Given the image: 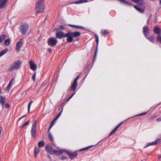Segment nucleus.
<instances>
[{
  "instance_id": "obj_1",
  "label": "nucleus",
  "mask_w": 161,
  "mask_h": 161,
  "mask_svg": "<svg viewBox=\"0 0 161 161\" xmlns=\"http://www.w3.org/2000/svg\"><path fill=\"white\" fill-rule=\"evenodd\" d=\"M44 0H38L36 3L35 9L37 13H42L45 9L44 4Z\"/></svg>"
},
{
  "instance_id": "obj_2",
  "label": "nucleus",
  "mask_w": 161,
  "mask_h": 161,
  "mask_svg": "<svg viewBox=\"0 0 161 161\" xmlns=\"http://www.w3.org/2000/svg\"><path fill=\"white\" fill-rule=\"evenodd\" d=\"M22 62L18 60L15 61L8 69V71H11L14 70H17L21 68Z\"/></svg>"
},
{
  "instance_id": "obj_3",
  "label": "nucleus",
  "mask_w": 161,
  "mask_h": 161,
  "mask_svg": "<svg viewBox=\"0 0 161 161\" xmlns=\"http://www.w3.org/2000/svg\"><path fill=\"white\" fill-rule=\"evenodd\" d=\"M36 120H34L32 122V127L31 130V133L32 137L35 138L36 136Z\"/></svg>"
},
{
  "instance_id": "obj_4",
  "label": "nucleus",
  "mask_w": 161,
  "mask_h": 161,
  "mask_svg": "<svg viewBox=\"0 0 161 161\" xmlns=\"http://www.w3.org/2000/svg\"><path fill=\"white\" fill-rule=\"evenodd\" d=\"M29 25L26 23L22 24L20 26V31L23 35H25L28 31L29 29Z\"/></svg>"
},
{
  "instance_id": "obj_5",
  "label": "nucleus",
  "mask_w": 161,
  "mask_h": 161,
  "mask_svg": "<svg viewBox=\"0 0 161 161\" xmlns=\"http://www.w3.org/2000/svg\"><path fill=\"white\" fill-rule=\"evenodd\" d=\"M58 42L57 40L54 37H50L48 39L47 43L51 47H53L56 45Z\"/></svg>"
},
{
  "instance_id": "obj_6",
  "label": "nucleus",
  "mask_w": 161,
  "mask_h": 161,
  "mask_svg": "<svg viewBox=\"0 0 161 161\" xmlns=\"http://www.w3.org/2000/svg\"><path fill=\"white\" fill-rule=\"evenodd\" d=\"M80 75H78L75 79L71 87V91H75L77 86L78 83L77 81L79 78Z\"/></svg>"
},
{
  "instance_id": "obj_7",
  "label": "nucleus",
  "mask_w": 161,
  "mask_h": 161,
  "mask_svg": "<svg viewBox=\"0 0 161 161\" xmlns=\"http://www.w3.org/2000/svg\"><path fill=\"white\" fill-rule=\"evenodd\" d=\"M24 41L23 39H21L19 42L16 43V50L17 52H19L21 48L23 46Z\"/></svg>"
},
{
  "instance_id": "obj_8",
  "label": "nucleus",
  "mask_w": 161,
  "mask_h": 161,
  "mask_svg": "<svg viewBox=\"0 0 161 161\" xmlns=\"http://www.w3.org/2000/svg\"><path fill=\"white\" fill-rule=\"evenodd\" d=\"M65 37H67V41L68 42H71L73 40V36L71 31H69L67 33H66L65 35Z\"/></svg>"
},
{
  "instance_id": "obj_9",
  "label": "nucleus",
  "mask_w": 161,
  "mask_h": 161,
  "mask_svg": "<svg viewBox=\"0 0 161 161\" xmlns=\"http://www.w3.org/2000/svg\"><path fill=\"white\" fill-rule=\"evenodd\" d=\"M161 142V139H157V140L155 141L154 142H151L148 143L145 146L144 148H146L148 146H152V145H155L157 144L158 143H160Z\"/></svg>"
},
{
  "instance_id": "obj_10",
  "label": "nucleus",
  "mask_w": 161,
  "mask_h": 161,
  "mask_svg": "<svg viewBox=\"0 0 161 161\" xmlns=\"http://www.w3.org/2000/svg\"><path fill=\"white\" fill-rule=\"evenodd\" d=\"M143 32L145 37H147L149 33L150 30L147 26H145L143 28Z\"/></svg>"
},
{
  "instance_id": "obj_11",
  "label": "nucleus",
  "mask_w": 161,
  "mask_h": 161,
  "mask_svg": "<svg viewBox=\"0 0 161 161\" xmlns=\"http://www.w3.org/2000/svg\"><path fill=\"white\" fill-rule=\"evenodd\" d=\"M29 64L30 66L31 69L33 70V71L36 70L37 68V65L34 63L32 60H31L29 62Z\"/></svg>"
},
{
  "instance_id": "obj_12",
  "label": "nucleus",
  "mask_w": 161,
  "mask_h": 161,
  "mask_svg": "<svg viewBox=\"0 0 161 161\" xmlns=\"http://www.w3.org/2000/svg\"><path fill=\"white\" fill-rule=\"evenodd\" d=\"M46 151L51 154H54V150L49 145H47L45 147Z\"/></svg>"
},
{
  "instance_id": "obj_13",
  "label": "nucleus",
  "mask_w": 161,
  "mask_h": 161,
  "mask_svg": "<svg viewBox=\"0 0 161 161\" xmlns=\"http://www.w3.org/2000/svg\"><path fill=\"white\" fill-rule=\"evenodd\" d=\"M134 8L139 12L143 13L145 11V7H142L139 6L134 5Z\"/></svg>"
},
{
  "instance_id": "obj_14",
  "label": "nucleus",
  "mask_w": 161,
  "mask_h": 161,
  "mask_svg": "<svg viewBox=\"0 0 161 161\" xmlns=\"http://www.w3.org/2000/svg\"><path fill=\"white\" fill-rule=\"evenodd\" d=\"M67 153L71 159H73L77 156V153L75 152L74 153L68 152Z\"/></svg>"
},
{
  "instance_id": "obj_15",
  "label": "nucleus",
  "mask_w": 161,
  "mask_h": 161,
  "mask_svg": "<svg viewBox=\"0 0 161 161\" xmlns=\"http://www.w3.org/2000/svg\"><path fill=\"white\" fill-rule=\"evenodd\" d=\"M65 34L61 32H57L56 34V36L58 38H61L62 37H65Z\"/></svg>"
},
{
  "instance_id": "obj_16",
  "label": "nucleus",
  "mask_w": 161,
  "mask_h": 161,
  "mask_svg": "<svg viewBox=\"0 0 161 161\" xmlns=\"http://www.w3.org/2000/svg\"><path fill=\"white\" fill-rule=\"evenodd\" d=\"M65 152V151L64 150H54V154H55L56 155H59Z\"/></svg>"
},
{
  "instance_id": "obj_17",
  "label": "nucleus",
  "mask_w": 161,
  "mask_h": 161,
  "mask_svg": "<svg viewBox=\"0 0 161 161\" xmlns=\"http://www.w3.org/2000/svg\"><path fill=\"white\" fill-rule=\"evenodd\" d=\"M40 149L38 147H35L34 148V155L35 158H37L40 153Z\"/></svg>"
},
{
  "instance_id": "obj_18",
  "label": "nucleus",
  "mask_w": 161,
  "mask_h": 161,
  "mask_svg": "<svg viewBox=\"0 0 161 161\" xmlns=\"http://www.w3.org/2000/svg\"><path fill=\"white\" fill-rule=\"evenodd\" d=\"M6 101V98L2 96H0V104H1L2 107L4 106V104Z\"/></svg>"
},
{
  "instance_id": "obj_19",
  "label": "nucleus",
  "mask_w": 161,
  "mask_h": 161,
  "mask_svg": "<svg viewBox=\"0 0 161 161\" xmlns=\"http://www.w3.org/2000/svg\"><path fill=\"white\" fill-rule=\"evenodd\" d=\"M8 0H0V9L3 8L6 4Z\"/></svg>"
},
{
  "instance_id": "obj_20",
  "label": "nucleus",
  "mask_w": 161,
  "mask_h": 161,
  "mask_svg": "<svg viewBox=\"0 0 161 161\" xmlns=\"http://www.w3.org/2000/svg\"><path fill=\"white\" fill-rule=\"evenodd\" d=\"M154 31L155 33L158 35V36L160 35V34L161 31L159 28L158 27H155L154 29Z\"/></svg>"
},
{
  "instance_id": "obj_21",
  "label": "nucleus",
  "mask_w": 161,
  "mask_h": 161,
  "mask_svg": "<svg viewBox=\"0 0 161 161\" xmlns=\"http://www.w3.org/2000/svg\"><path fill=\"white\" fill-rule=\"evenodd\" d=\"M71 33L73 36V37H77L79 36L80 35V33L78 31L76 32H71Z\"/></svg>"
},
{
  "instance_id": "obj_22",
  "label": "nucleus",
  "mask_w": 161,
  "mask_h": 161,
  "mask_svg": "<svg viewBox=\"0 0 161 161\" xmlns=\"http://www.w3.org/2000/svg\"><path fill=\"white\" fill-rule=\"evenodd\" d=\"M146 37L147 38L148 40L150 41H151L153 43L154 42V38L153 36H150L148 37H147H147Z\"/></svg>"
},
{
  "instance_id": "obj_23",
  "label": "nucleus",
  "mask_w": 161,
  "mask_h": 161,
  "mask_svg": "<svg viewBox=\"0 0 161 161\" xmlns=\"http://www.w3.org/2000/svg\"><path fill=\"white\" fill-rule=\"evenodd\" d=\"M87 2V0H80L79 1L75 2L74 3H74L75 4H79L80 3H83L85 2Z\"/></svg>"
},
{
  "instance_id": "obj_24",
  "label": "nucleus",
  "mask_w": 161,
  "mask_h": 161,
  "mask_svg": "<svg viewBox=\"0 0 161 161\" xmlns=\"http://www.w3.org/2000/svg\"><path fill=\"white\" fill-rule=\"evenodd\" d=\"M6 38V36L4 35H3L0 36V42H2L3 40Z\"/></svg>"
},
{
  "instance_id": "obj_25",
  "label": "nucleus",
  "mask_w": 161,
  "mask_h": 161,
  "mask_svg": "<svg viewBox=\"0 0 161 161\" xmlns=\"http://www.w3.org/2000/svg\"><path fill=\"white\" fill-rule=\"evenodd\" d=\"M8 49L7 48H6L3 50L1 51L0 52V57H1L5 53H6L8 51Z\"/></svg>"
},
{
  "instance_id": "obj_26",
  "label": "nucleus",
  "mask_w": 161,
  "mask_h": 161,
  "mask_svg": "<svg viewBox=\"0 0 161 161\" xmlns=\"http://www.w3.org/2000/svg\"><path fill=\"white\" fill-rule=\"evenodd\" d=\"M39 148H40L41 147H43L44 145V142L43 141H41L38 142V143Z\"/></svg>"
},
{
  "instance_id": "obj_27",
  "label": "nucleus",
  "mask_w": 161,
  "mask_h": 161,
  "mask_svg": "<svg viewBox=\"0 0 161 161\" xmlns=\"http://www.w3.org/2000/svg\"><path fill=\"white\" fill-rule=\"evenodd\" d=\"M11 42V40L10 39L8 38L7 39H6L4 41V44L6 45H8Z\"/></svg>"
},
{
  "instance_id": "obj_28",
  "label": "nucleus",
  "mask_w": 161,
  "mask_h": 161,
  "mask_svg": "<svg viewBox=\"0 0 161 161\" xmlns=\"http://www.w3.org/2000/svg\"><path fill=\"white\" fill-rule=\"evenodd\" d=\"M139 5H142L144 4V0H138L137 3Z\"/></svg>"
},
{
  "instance_id": "obj_29",
  "label": "nucleus",
  "mask_w": 161,
  "mask_h": 161,
  "mask_svg": "<svg viewBox=\"0 0 161 161\" xmlns=\"http://www.w3.org/2000/svg\"><path fill=\"white\" fill-rule=\"evenodd\" d=\"M56 119H54L52 121H51V125L50 126L49 128V131L50 130V129H51V128L52 127L53 125L54 124L56 120Z\"/></svg>"
},
{
  "instance_id": "obj_30",
  "label": "nucleus",
  "mask_w": 161,
  "mask_h": 161,
  "mask_svg": "<svg viewBox=\"0 0 161 161\" xmlns=\"http://www.w3.org/2000/svg\"><path fill=\"white\" fill-rule=\"evenodd\" d=\"M157 42H159L161 44V35L158 36L157 38Z\"/></svg>"
},
{
  "instance_id": "obj_31",
  "label": "nucleus",
  "mask_w": 161,
  "mask_h": 161,
  "mask_svg": "<svg viewBox=\"0 0 161 161\" xmlns=\"http://www.w3.org/2000/svg\"><path fill=\"white\" fill-rule=\"evenodd\" d=\"M103 35L104 36L108 34V32L105 30H103L101 31Z\"/></svg>"
},
{
  "instance_id": "obj_32",
  "label": "nucleus",
  "mask_w": 161,
  "mask_h": 161,
  "mask_svg": "<svg viewBox=\"0 0 161 161\" xmlns=\"http://www.w3.org/2000/svg\"><path fill=\"white\" fill-rule=\"evenodd\" d=\"M118 128L117 127H116L109 134V135L110 136L114 133L116 131V130H117Z\"/></svg>"
},
{
  "instance_id": "obj_33",
  "label": "nucleus",
  "mask_w": 161,
  "mask_h": 161,
  "mask_svg": "<svg viewBox=\"0 0 161 161\" xmlns=\"http://www.w3.org/2000/svg\"><path fill=\"white\" fill-rule=\"evenodd\" d=\"M33 103V101H31L28 104V112H29L32 103Z\"/></svg>"
},
{
  "instance_id": "obj_34",
  "label": "nucleus",
  "mask_w": 161,
  "mask_h": 161,
  "mask_svg": "<svg viewBox=\"0 0 161 161\" xmlns=\"http://www.w3.org/2000/svg\"><path fill=\"white\" fill-rule=\"evenodd\" d=\"M48 137L51 141L53 142V138L51 134L50 133H49Z\"/></svg>"
},
{
  "instance_id": "obj_35",
  "label": "nucleus",
  "mask_w": 161,
  "mask_h": 161,
  "mask_svg": "<svg viewBox=\"0 0 161 161\" xmlns=\"http://www.w3.org/2000/svg\"><path fill=\"white\" fill-rule=\"evenodd\" d=\"M14 81V78L11 80L10 81L8 85H9V86H11L13 85Z\"/></svg>"
},
{
  "instance_id": "obj_36",
  "label": "nucleus",
  "mask_w": 161,
  "mask_h": 161,
  "mask_svg": "<svg viewBox=\"0 0 161 161\" xmlns=\"http://www.w3.org/2000/svg\"><path fill=\"white\" fill-rule=\"evenodd\" d=\"M95 36L96 37V41L97 42V45L98 43L99 40H98V36L96 34L95 35Z\"/></svg>"
},
{
  "instance_id": "obj_37",
  "label": "nucleus",
  "mask_w": 161,
  "mask_h": 161,
  "mask_svg": "<svg viewBox=\"0 0 161 161\" xmlns=\"http://www.w3.org/2000/svg\"><path fill=\"white\" fill-rule=\"evenodd\" d=\"M30 122V120L27 121L21 127V128H22L23 127H25V126L27 125H28L29 122Z\"/></svg>"
},
{
  "instance_id": "obj_38",
  "label": "nucleus",
  "mask_w": 161,
  "mask_h": 161,
  "mask_svg": "<svg viewBox=\"0 0 161 161\" xmlns=\"http://www.w3.org/2000/svg\"><path fill=\"white\" fill-rule=\"evenodd\" d=\"M11 86H9V85L8 84L7 87L5 88L6 91L8 92Z\"/></svg>"
},
{
  "instance_id": "obj_39",
  "label": "nucleus",
  "mask_w": 161,
  "mask_h": 161,
  "mask_svg": "<svg viewBox=\"0 0 161 161\" xmlns=\"http://www.w3.org/2000/svg\"><path fill=\"white\" fill-rule=\"evenodd\" d=\"M11 86H9V85L8 84L7 87L5 88L6 91L8 92Z\"/></svg>"
},
{
  "instance_id": "obj_40",
  "label": "nucleus",
  "mask_w": 161,
  "mask_h": 161,
  "mask_svg": "<svg viewBox=\"0 0 161 161\" xmlns=\"http://www.w3.org/2000/svg\"><path fill=\"white\" fill-rule=\"evenodd\" d=\"M11 86H9V85L8 84L7 87L5 88L6 91L8 92Z\"/></svg>"
},
{
  "instance_id": "obj_41",
  "label": "nucleus",
  "mask_w": 161,
  "mask_h": 161,
  "mask_svg": "<svg viewBox=\"0 0 161 161\" xmlns=\"http://www.w3.org/2000/svg\"><path fill=\"white\" fill-rule=\"evenodd\" d=\"M63 108H62V110L61 111V112H60V113H59V114L57 116L56 118L55 119H56V120H57L58 119L59 117V116H60L61 113H62V112L63 111Z\"/></svg>"
},
{
  "instance_id": "obj_42",
  "label": "nucleus",
  "mask_w": 161,
  "mask_h": 161,
  "mask_svg": "<svg viewBox=\"0 0 161 161\" xmlns=\"http://www.w3.org/2000/svg\"><path fill=\"white\" fill-rule=\"evenodd\" d=\"M93 146V145L90 146H89V147H85V148H84L82 149L81 150H87V149H89V148L92 147Z\"/></svg>"
},
{
  "instance_id": "obj_43",
  "label": "nucleus",
  "mask_w": 161,
  "mask_h": 161,
  "mask_svg": "<svg viewBox=\"0 0 161 161\" xmlns=\"http://www.w3.org/2000/svg\"><path fill=\"white\" fill-rule=\"evenodd\" d=\"M5 107L6 108H9L10 106L8 103H6L4 105Z\"/></svg>"
},
{
  "instance_id": "obj_44",
  "label": "nucleus",
  "mask_w": 161,
  "mask_h": 161,
  "mask_svg": "<svg viewBox=\"0 0 161 161\" xmlns=\"http://www.w3.org/2000/svg\"><path fill=\"white\" fill-rule=\"evenodd\" d=\"M156 117V116H152L149 118V119L151 120H152V119H155Z\"/></svg>"
},
{
  "instance_id": "obj_45",
  "label": "nucleus",
  "mask_w": 161,
  "mask_h": 161,
  "mask_svg": "<svg viewBox=\"0 0 161 161\" xmlns=\"http://www.w3.org/2000/svg\"><path fill=\"white\" fill-rule=\"evenodd\" d=\"M36 75V73L35 72L34 75H33V76L32 77V79H33L34 80V81H35V80Z\"/></svg>"
},
{
  "instance_id": "obj_46",
  "label": "nucleus",
  "mask_w": 161,
  "mask_h": 161,
  "mask_svg": "<svg viewBox=\"0 0 161 161\" xmlns=\"http://www.w3.org/2000/svg\"><path fill=\"white\" fill-rule=\"evenodd\" d=\"M75 28H83L81 26L75 25Z\"/></svg>"
},
{
  "instance_id": "obj_47",
  "label": "nucleus",
  "mask_w": 161,
  "mask_h": 161,
  "mask_svg": "<svg viewBox=\"0 0 161 161\" xmlns=\"http://www.w3.org/2000/svg\"><path fill=\"white\" fill-rule=\"evenodd\" d=\"M147 114V112H144L143 113H142V114H138L137 115V116H142L143 115H145Z\"/></svg>"
},
{
  "instance_id": "obj_48",
  "label": "nucleus",
  "mask_w": 161,
  "mask_h": 161,
  "mask_svg": "<svg viewBox=\"0 0 161 161\" xmlns=\"http://www.w3.org/2000/svg\"><path fill=\"white\" fill-rule=\"evenodd\" d=\"M68 25L69 26L75 28V25H71V24H69V25Z\"/></svg>"
},
{
  "instance_id": "obj_49",
  "label": "nucleus",
  "mask_w": 161,
  "mask_h": 161,
  "mask_svg": "<svg viewBox=\"0 0 161 161\" xmlns=\"http://www.w3.org/2000/svg\"><path fill=\"white\" fill-rule=\"evenodd\" d=\"M60 28L62 30H64L65 29L64 26L62 25H61L60 26Z\"/></svg>"
},
{
  "instance_id": "obj_50",
  "label": "nucleus",
  "mask_w": 161,
  "mask_h": 161,
  "mask_svg": "<svg viewBox=\"0 0 161 161\" xmlns=\"http://www.w3.org/2000/svg\"><path fill=\"white\" fill-rule=\"evenodd\" d=\"M122 122H121L119 125H118L116 126V127H117L118 128L120 126V125L122 124Z\"/></svg>"
},
{
  "instance_id": "obj_51",
  "label": "nucleus",
  "mask_w": 161,
  "mask_h": 161,
  "mask_svg": "<svg viewBox=\"0 0 161 161\" xmlns=\"http://www.w3.org/2000/svg\"><path fill=\"white\" fill-rule=\"evenodd\" d=\"M26 115H24V116H21L19 119V120H20L22 118H23V117H25V116H26Z\"/></svg>"
},
{
  "instance_id": "obj_52",
  "label": "nucleus",
  "mask_w": 161,
  "mask_h": 161,
  "mask_svg": "<svg viewBox=\"0 0 161 161\" xmlns=\"http://www.w3.org/2000/svg\"><path fill=\"white\" fill-rule=\"evenodd\" d=\"M157 120L158 122H159L161 121V118H158L157 119Z\"/></svg>"
},
{
  "instance_id": "obj_53",
  "label": "nucleus",
  "mask_w": 161,
  "mask_h": 161,
  "mask_svg": "<svg viewBox=\"0 0 161 161\" xmlns=\"http://www.w3.org/2000/svg\"><path fill=\"white\" fill-rule=\"evenodd\" d=\"M131 1H133L135 3H137L138 0H131Z\"/></svg>"
},
{
  "instance_id": "obj_54",
  "label": "nucleus",
  "mask_w": 161,
  "mask_h": 161,
  "mask_svg": "<svg viewBox=\"0 0 161 161\" xmlns=\"http://www.w3.org/2000/svg\"><path fill=\"white\" fill-rule=\"evenodd\" d=\"M3 130V128L2 127L0 128V134H1Z\"/></svg>"
},
{
  "instance_id": "obj_55",
  "label": "nucleus",
  "mask_w": 161,
  "mask_h": 161,
  "mask_svg": "<svg viewBox=\"0 0 161 161\" xmlns=\"http://www.w3.org/2000/svg\"><path fill=\"white\" fill-rule=\"evenodd\" d=\"M48 51L50 52H51L52 51V49L50 48H48Z\"/></svg>"
},
{
  "instance_id": "obj_56",
  "label": "nucleus",
  "mask_w": 161,
  "mask_h": 161,
  "mask_svg": "<svg viewBox=\"0 0 161 161\" xmlns=\"http://www.w3.org/2000/svg\"><path fill=\"white\" fill-rule=\"evenodd\" d=\"M75 94V93L74 92V93H73L72 94L71 96H70L71 97H73V96Z\"/></svg>"
},
{
  "instance_id": "obj_57",
  "label": "nucleus",
  "mask_w": 161,
  "mask_h": 161,
  "mask_svg": "<svg viewBox=\"0 0 161 161\" xmlns=\"http://www.w3.org/2000/svg\"><path fill=\"white\" fill-rule=\"evenodd\" d=\"M62 159H66V158L65 157H63Z\"/></svg>"
},
{
  "instance_id": "obj_58",
  "label": "nucleus",
  "mask_w": 161,
  "mask_h": 161,
  "mask_svg": "<svg viewBox=\"0 0 161 161\" xmlns=\"http://www.w3.org/2000/svg\"><path fill=\"white\" fill-rule=\"evenodd\" d=\"M160 158H161V155H160L159 157V158L160 159Z\"/></svg>"
},
{
  "instance_id": "obj_59",
  "label": "nucleus",
  "mask_w": 161,
  "mask_h": 161,
  "mask_svg": "<svg viewBox=\"0 0 161 161\" xmlns=\"http://www.w3.org/2000/svg\"><path fill=\"white\" fill-rule=\"evenodd\" d=\"M72 97H71L70 96L69 97V99L68 100H69Z\"/></svg>"
},
{
  "instance_id": "obj_60",
  "label": "nucleus",
  "mask_w": 161,
  "mask_h": 161,
  "mask_svg": "<svg viewBox=\"0 0 161 161\" xmlns=\"http://www.w3.org/2000/svg\"><path fill=\"white\" fill-rule=\"evenodd\" d=\"M72 97H71L70 96L69 97V99L68 100H69Z\"/></svg>"
},
{
  "instance_id": "obj_61",
  "label": "nucleus",
  "mask_w": 161,
  "mask_h": 161,
  "mask_svg": "<svg viewBox=\"0 0 161 161\" xmlns=\"http://www.w3.org/2000/svg\"><path fill=\"white\" fill-rule=\"evenodd\" d=\"M159 4L161 5V0H159Z\"/></svg>"
},
{
  "instance_id": "obj_62",
  "label": "nucleus",
  "mask_w": 161,
  "mask_h": 161,
  "mask_svg": "<svg viewBox=\"0 0 161 161\" xmlns=\"http://www.w3.org/2000/svg\"><path fill=\"white\" fill-rule=\"evenodd\" d=\"M149 21V20L148 19L147 20V23H148Z\"/></svg>"
},
{
  "instance_id": "obj_63",
  "label": "nucleus",
  "mask_w": 161,
  "mask_h": 161,
  "mask_svg": "<svg viewBox=\"0 0 161 161\" xmlns=\"http://www.w3.org/2000/svg\"><path fill=\"white\" fill-rule=\"evenodd\" d=\"M97 48H96V51H95V54H96V53H97Z\"/></svg>"
},
{
  "instance_id": "obj_64",
  "label": "nucleus",
  "mask_w": 161,
  "mask_h": 161,
  "mask_svg": "<svg viewBox=\"0 0 161 161\" xmlns=\"http://www.w3.org/2000/svg\"><path fill=\"white\" fill-rule=\"evenodd\" d=\"M160 139V140H161V137L160 138H159V139Z\"/></svg>"
}]
</instances>
